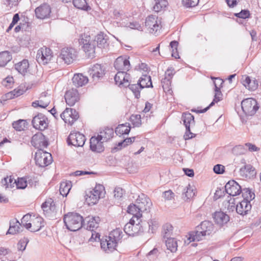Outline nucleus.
<instances>
[{"label": "nucleus", "mask_w": 261, "mask_h": 261, "mask_svg": "<svg viewBox=\"0 0 261 261\" xmlns=\"http://www.w3.org/2000/svg\"><path fill=\"white\" fill-rule=\"evenodd\" d=\"M122 233L119 228L114 229L109 233V236H106L105 239L100 240L101 248L107 252L114 250L122 238Z\"/></svg>", "instance_id": "1"}, {"label": "nucleus", "mask_w": 261, "mask_h": 261, "mask_svg": "<svg viewBox=\"0 0 261 261\" xmlns=\"http://www.w3.org/2000/svg\"><path fill=\"white\" fill-rule=\"evenodd\" d=\"M214 230V226L213 223L208 221H204L197 227L196 231L189 234L188 240L190 242L199 241L204 237L210 235Z\"/></svg>", "instance_id": "2"}, {"label": "nucleus", "mask_w": 261, "mask_h": 261, "mask_svg": "<svg viewBox=\"0 0 261 261\" xmlns=\"http://www.w3.org/2000/svg\"><path fill=\"white\" fill-rule=\"evenodd\" d=\"M63 220L66 228L72 231L79 230L84 222L83 217L76 213H68L65 214Z\"/></svg>", "instance_id": "3"}, {"label": "nucleus", "mask_w": 261, "mask_h": 261, "mask_svg": "<svg viewBox=\"0 0 261 261\" xmlns=\"http://www.w3.org/2000/svg\"><path fill=\"white\" fill-rule=\"evenodd\" d=\"M79 43L88 57H94L96 43L95 41L90 40V36L85 34L82 35L79 40Z\"/></svg>", "instance_id": "4"}, {"label": "nucleus", "mask_w": 261, "mask_h": 261, "mask_svg": "<svg viewBox=\"0 0 261 261\" xmlns=\"http://www.w3.org/2000/svg\"><path fill=\"white\" fill-rule=\"evenodd\" d=\"M181 119L186 130L184 135L185 139L188 140L195 137L196 135L192 133L190 130V126L195 125L194 116L190 113H184L182 115Z\"/></svg>", "instance_id": "5"}, {"label": "nucleus", "mask_w": 261, "mask_h": 261, "mask_svg": "<svg viewBox=\"0 0 261 261\" xmlns=\"http://www.w3.org/2000/svg\"><path fill=\"white\" fill-rule=\"evenodd\" d=\"M241 107L243 112L247 116L253 115L258 109L256 100L252 98L242 100Z\"/></svg>", "instance_id": "6"}, {"label": "nucleus", "mask_w": 261, "mask_h": 261, "mask_svg": "<svg viewBox=\"0 0 261 261\" xmlns=\"http://www.w3.org/2000/svg\"><path fill=\"white\" fill-rule=\"evenodd\" d=\"M142 220L130 219L124 227V231L128 236H135L143 231V227L141 224Z\"/></svg>", "instance_id": "7"}, {"label": "nucleus", "mask_w": 261, "mask_h": 261, "mask_svg": "<svg viewBox=\"0 0 261 261\" xmlns=\"http://www.w3.org/2000/svg\"><path fill=\"white\" fill-rule=\"evenodd\" d=\"M76 55V51L74 48H64L61 50L57 61L60 62L63 61L67 64H70L75 59Z\"/></svg>", "instance_id": "8"}, {"label": "nucleus", "mask_w": 261, "mask_h": 261, "mask_svg": "<svg viewBox=\"0 0 261 261\" xmlns=\"http://www.w3.org/2000/svg\"><path fill=\"white\" fill-rule=\"evenodd\" d=\"M53 57L52 52L50 48L43 47L38 49L36 60L39 64H47Z\"/></svg>", "instance_id": "9"}, {"label": "nucleus", "mask_w": 261, "mask_h": 261, "mask_svg": "<svg viewBox=\"0 0 261 261\" xmlns=\"http://www.w3.org/2000/svg\"><path fill=\"white\" fill-rule=\"evenodd\" d=\"M66 123L72 124L79 118L78 112L73 109L66 108L60 115Z\"/></svg>", "instance_id": "10"}, {"label": "nucleus", "mask_w": 261, "mask_h": 261, "mask_svg": "<svg viewBox=\"0 0 261 261\" xmlns=\"http://www.w3.org/2000/svg\"><path fill=\"white\" fill-rule=\"evenodd\" d=\"M145 23L149 32L154 34L161 28V20L155 15H151L148 16Z\"/></svg>", "instance_id": "11"}, {"label": "nucleus", "mask_w": 261, "mask_h": 261, "mask_svg": "<svg viewBox=\"0 0 261 261\" xmlns=\"http://www.w3.org/2000/svg\"><path fill=\"white\" fill-rule=\"evenodd\" d=\"M85 141V136L79 132H71L67 140L69 145H72L75 147L83 146Z\"/></svg>", "instance_id": "12"}, {"label": "nucleus", "mask_w": 261, "mask_h": 261, "mask_svg": "<svg viewBox=\"0 0 261 261\" xmlns=\"http://www.w3.org/2000/svg\"><path fill=\"white\" fill-rule=\"evenodd\" d=\"M35 160L40 167H45L51 163L52 157L50 153L39 150L36 153Z\"/></svg>", "instance_id": "13"}, {"label": "nucleus", "mask_w": 261, "mask_h": 261, "mask_svg": "<svg viewBox=\"0 0 261 261\" xmlns=\"http://www.w3.org/2000/svg\"><path fill=\"white\" fill-rule=\"evenodd\" d=\"M176 192L181 195L184 200H187L192 198L195 195L196 189L189 184L185 187L179 186L176 189Z\"/></svg>", "instance_id": "14"}, {"label": "nucleus", "mask_w": 261, "mask_h": 261, "mask_svg": "<svg viewBox=\"0 0 261 261\" xmlns=\"http://www.w3.org/2000/svg\"><path fill=\"white\" fill-rule=\"evenodd\" d=\"M33 127L40 130H44L48 126L47 118L42 114H39L33 117L32 121Z\"/></svg>", "instance_id": "15"}, {"label": "nucleus", "mask_w": 261, "mask_h": 261, "mask_svg": "<svg viewBox=\"0 0 261 261\" xmlns=\"http://www.w3.org/2000/svg\"><path fill=\"white\" fill-rule=\"evenodd\" d=\"M136 204L141 212L148 211L150 209L152 203L150 199L146 195L142 194L136 200Z\"/></svg>", "instance_id": "16"}, {"label": "nucleus", "mask_w": 261, "mask_h": 261, "mask_svg": "<svg viewBox=\"0 0 261 261\" xmlns=\"http://www.w3.org/2000/svg\"><path fill=\"white\" fill-rule=\"evenodd\" d=\"M129 57L120 56L118 57L114 62V67L118 71H128L130 67Z\"/></svg>", "instance_id": "17"}, {"label": "nucleus", "mask_w": 261, "mask_h": 261, "mask_svg": "<svg viewBox=\"0 0 261 261\" xmlns=\"http://www.w3.org/2000/svg\"><path fill=\"white\" fill-rule=\"evenodd\" d=\"M36 17L40 19L48 18L51 13V8L47 4H43L35 9Z\"/></svg>", "instance_id": "18"}, {"label": "nucleus", "mask_w": 261, "mask_h": 261, "mask_svg": "<svg viewBox=\"0 0 261 261\" xmlns=\"http://www.w3.org/2000/svg\"><path fill=\"white\" fill-rule=\"evenodd\" d=\"M242 188V187L233 180H229L225 186L226 193L232 196L239 195L241 193Z\"/></svg>", "instance_id": "19"}, {"label": "nucleus", "mask_w": 261, "mask_h": 261, "mask_svg": "<svg viewBox=\"0 0 261 261\" xmlns=\"http://www.w3.org/2000/svg\"><path fill=\"white\" fill-rule=\"evenodd\" d=\"M31 144L35 148L41 150L42 147H47L48 146V142L45 140V136L41 133H37L32 137Z\"/></svg>", "instance_id": "20"}, {"label": "nucleus", "mask_w": 261, "mask_h": 261, "mask_svg": "<svg viewBox=\"0 0 261 261\" xmlns=\"http://www.w3.org/2000/svg\"><path fill=\"white\" fill-rule=\"evenodd\" d=\"M66 103L69 106H73L80 99V96L76 89H71L66 91L65 94Z\"/></svg>", "instance_id": "21"}, {"label": "nucleus", "mask_w": 261, "mask_h": 261, "mask_svg": "<svg viewBox=\"0 0 261 261\" xmlns=\"http://www.w3.org/2000/svg\"><path fill=\"white\" fill-rule=\"evenodd\" d=\"M85 221L86 222V223H85L84 222L83 226L86 229L92 231L98 227L100 218L99 217L88 216L85 218Z\"/></svg>", "instance_id": "22"}, {"label": "nucleus", "mask_w": 261, "mask_h": 261, "mask_svg": "<svg viewBox=\"0 0 261 261\" xmlns=\"http://www.w3.org/2000/svg\"><path fill=\"white\" fill-rule=\"evenodd\" d=\"M215 96L213 100V101L210 104V105L205 108V109L201 110H197L196 109H192L191 111L194 112H196L197 113H203L206 112L210 108L212 107L215 105V103L218 102V101H220L222 99V93L220 89V87L217 86L216 85V88H215Z\"/></svg>", "instance_id": "23"}, {"label": "nucleus", "mask_w": 261, "mask_h": 261, "mask_svg": "<svg viewBox=\"0 0 261 261\" xmlns=\"http://www.w3.org/2000/svg\"><path fill=\"white\" fill-rule=\"evenodd\" d=\"M43 220L41 217H35L34 216L31 222H30L28 230L31 232H36L40 230L43 227Z\"/></svg>", "instance_id": "24"}, {"label": "nucleus", "mask_w": 261, "mask_h": 261, "mask_svg": "<svg viewBox=\"0 0 261 261\" xmlns=\"http://www.w3.org/2000/svg\"><path fill=\"white\" fill-rule=\"evenodd\" d=\"M104 142L100 140L97 137H92L90 140V147L92 151L101 152L104 150L102 143Z\"/></svg>", "instance_id": "25"}, {"label": "nucleus", "mask_w": 261, "mask_h": 261, "mask_svg": "<svg viewBox=\"0 0 261 261\" xmlns=\"http://www.w3.org/2000/svg\"><path fill=\"white\" fill-rule=\"evenodd\" d=\"M90 74L93 81H98L100 77L105 75V69L100 64H95L92 67Z\"/></svg>", "instance_id": "26"}, {"label": "nucleus", "mask_w": 261, "mask_h": 261, "mask_svg": "<svg viewBox=\"0 0 261 261\" xmlns=\"http://www.w3.org/2000/svg\"><path fill=\"white\" fill-rule=\"evenodd\" d=\"M251 208L250 202L242 200L237 205L236 212L238 214L244 216L248 214Z\"/></svg>", "instance_id": "27"}, {"label": "nucleus", "mask_w": 261, "mask_h": 261, "mask_svg": "<svg viewBox=\"0 0 261 261\" xmlns=\"http://www.w3.org/2000/svg\"><path fill=\"white\" fill-rule=\"evenodd\" d=\"M22 231L21 224L18 220L14 219L10 221V226L7 234H15Z\"/></svg>", "instance_id": "28"}, {"label": "nucleus", "mask_w": 261, "mask_h": 261, "mask_svg": "<svg viewBox=\"0 0 261 261\" xmlns=\"http://www.w3.org/2000/svg\"><path fill=\"white\" fill-rule=\"evenodd\" d=\"M114 130L112 128L106 127L100 130L97 135V137L102 141L106 142L113 138Z\"/></svg>", "instance_id": "29"}, {"label": "nucleus", "mask_w": 261, "mask_h": 261, "mask_svg": "<svg viewBox=\"0 0 261 261\" xmlns=\"http://www.w3.org/2000/svg\"><path fill=\"white\" fill-rule=\"evenodd\" d=\"M213 218L215 222L220 225L227 223L229 220V217L221 211L215 212L213 215Z\"/></svg>", "instance_id": "30"}, {"label": "nucleus", "mask_w": 261, "mask_h": 261, "mask_svg": "<svg viewBox=\"0 0 261 261\" xmlns=\"http://www.w3.org/2000/svg\"><path fill=\"white\" fill-rule=\"evenodd\" d=\"M139 208L137 204H130L128 206L127 212L133 215L130 219L136 220L138 221L141 220V218L142 217V212L140 211Z\"/></svg>", "instance_id": "31"}, {"label": "nucleus", "mask_w": 261, "mask_h": 261, "mask_svg": "<svg viewBox=\"0 0 261 261\" xmlns=\"http://www.w3.org/2000/svg\"><path fill=\"white\" fill-rule=\"evenodd\" d=\"M88 77L84 76L82 73L75 74L72 77V82L76 87H82L88 82Z\"/></svg>", "instance_id": "32"}, {"label": "nucleus", "mask_w": 261, "mask_h": 261, "mask_svg": "<svg viewBox=\"0 0 261 261\" xmlns=\"http://www.w3.org/2000/svg\"><path fill=\"white\" fill-rule=\"evenodd\" d=\"M240 172L242 176L246 178L253 177L256 173L254 168L251 165H246L242 167Z\"/></svg>", "instance_id": "33"}, {"label": "nucleus", "mask_w": 261, "mask_h": 261, "mask_svg": "<svg viewBox=\"0 0 261 261\" xmlns=\"http://www.w3.org/2000/svg\"><path fill=\"white\" fill-rule=\"evenodd\" d=\"M50 103V97L49 96H46L45 95H41L38 100H36L32 102V106L34 108L38 107L45 108Z\"/></svg>", "instance_id": "34"}, {"label": "nucleus", "mask_w": 261, "mask_h": 261, "mask_svg": "<svg viewBox=\"0 0 261 261\" xmlns=\"http://www.w3.org/2000/svg\"><path fill=\"white\" fill-rule=\"evenodd\" d=\"M29 67V61L26 59H23L21 61L15 64V69L21 74H24L27 73Z\"/></svg>", "instance_id": "35"}, {"label": "nucleus", "mask_w": 261, "mask_h": 261, "mask_svg": "<svg viewBox=\"0 0 261 261\" xmlns=\"http://www.w3.org/2000/svg\"><path fill=\"white\" fill-rule=\"evenodd\" d=\"M242 84L249 90L254 91L258 87V82L255 80H251L249 76H245Z\"/></svg>", "instance_id": "36"}, {"label": "nucleus", "mask_w": 261, "mask_h": 261, "mask_svg": "<svg viewBox=\"0 0 261 261\" xmlns=\"http://www.w3.org/2000/svg\"><path fill=\"white\" fill-rule=\"evenodd\" d=\"M94 41L95 42H96L97 47L99 48H105L109 45L106 36H104L103 34L102 33L98 34Z\"/></svg>", "instance_id": "37"}, {"label": "nucleus", "mask_w": 261, "mask_h": 261, "mask_svg": "<svg viewBox=\"0 0 261 261\" xmlns=\"http://www.w3.org/2000/svg\"><path fill=\"white\" fill-rule=\"evenodd\" d=\"M72 187L70 181H63L60 184V193L63 196H66Z\"/></svg>", "instance_id": "38"}, {"label": "nucleus", "mask_w": 261, "mask_h": 261, "mask_svg": "<svg viewBox=\"0 0 261 261\" xmlns=\"http://www.w3.org/2000/svg\"><path fill=\"white\" fill-rule=\"evenodd\" d=\"M130 130V124L128 123H125L119 125L115 129V133L117 135H122L123 134H128Z\"/></svg>", "instance_id": "39"}, {"label": "nucleus", "mask_w": 261, "mask_h": 261, "mask_svg": "<svg viewBox=\"0 0 261 261\" xmlns=\"http://www.w3.org/2000/svg\"><path fill=\"white\" fill-rule=\"evenodd\" d=\"M12 59L10 53L8 51L0 53V67L5 66Z\"/></svg>", "instance_id": "40"}, {"label": "nucleus", "mask_w": 261, "mask_h": 261, "mask_svg": "<svg viewBox=\"0 0 261 261\" xmlns=\"http://www.w3.org/2000/svg\"><path fill=\"white\" fill-rule=\"evenodd\" d=\"M30 177L18 178L17 180H14L13 184H15L17 189H24L27 186L28 184H30Z\"/></svg>", "instance_id": "41"}, {"label": "nucleus", "mask_w": 261, "mask_h": 261, "mask_svg": "<svg viewBox=\"0 0 261 261\" xmlns=\"http://www.w3.org/2000/svg\"><path fill=\"white\" fill-rule=\"evenodd\" d=\"M166 246L168 250L171 252H175L177 249V243L176 241L172 238H169L166 240Z\"/></svg>", "instance_id": "42"}, {"label": "nucleus", "mask_w": 261, "mask_h": 261, "mask_svg": "<svg viewBox=\"0 0 261 261\" xmlns=\"http://www.w3.org/2000/svg\"><path fill=\"white\" fill-rule=\"evenodd\" d=\"M241 193L244 198L243 200L250 202L255 197V194L249 188H242Z\"/></svg>", "instance_id": "43"}, {"label": "nucleus", "mask_w": 261, "mask_h": 261, "mask_svg": "<svg viewBox=\"0 0 261 261\" xmlns=\"http://www.w3.org/2000/svg\"><path fill=\"white\" fill-rule=\"evenodd\" d=\"M28 125V123L25 120L19 119L12 123L13 127L17 131L23 130Z\"/></svg>", "instance_id": "44"}, {"label": "nucleus", "mask_w": 261, "mask_h": 261, "mask_svg": "<svg viewBox=\"0 0 261 261\" xmlns=\"http://www.w3.org/2000/svg\"><path fill=\"white\" fill-rule=\"evenodd\" d=\"M155 2L153 10L156 12L164 10L168 4L166 0H155Z\"/></svg>", "instance_id": "45"}, {"label": "nucleus", "mask_w": 261, "mask_h": 261, "mask_svg": "<svg viewBox=\"0 0 261 261\" xmlns=\"http://www.w3.org/2000/svg\"><path fill=\"white\" fill-rule=\"evenodd\" d=\"M138 83L140 85V88H144L145 87H152L151 77L148 75H143L139 80Z\"/></svg>", "instance_id": "46"}, {"label": "nucleus", "mask_w": 261, "mask_h": 261, "mask_svg": "<svg viewBox=\"0 0 261 261\" xmlns=\"http://www.w3.org/2000/svg\"><path fill=\"white\" fill-rule=\"evenodd\" d=\"M86 201L89 205H94L96 204L99 200L98 197L92 192L91 191L86 193L85 196Z\"/></svg>", "instance_id": "47"}, {"label": "nucleus", "mask_w": 261, "mask_h": 261, "mask_svg": "<svg viewBox=\"0 0 261 261\" xmlns=\"http://www.w3.org/2000/svg\"><path fill=\"white\" fill-rule=\"evenodd\" d=\"M92 192L97 195L98 199L102 198L105 196V192L104 187L101 185H97L95 188L91 190Z\"/></svg>", "instance_id": "48"}, {"label": "nucleus", "mask_w": 261, "mask_h": 261, "mask_svg": "<svg viewBox=\"0 0 261 261\" xmlns=\"http://www.w3.org/2000/svg\"><path fill=\"white\" fill-rule=\"evenodd\" d=\"M173 227L169 223L164 224L162 228V234L164 238H169L170 236L172 233Z\"/></svg>", "instance_id": "49"}, {"label": "nucleus", "mask_w": 261, "mask_h": 261, "mask_svg": "<svg viewBox=\"0 0 261 261\" xmlns=\"http://www.w3.org/2000/svg\"><path fill=\"white\" fill-rule=\"evenodd\" d=\"M161 84L163 90L166 92L171 93V80L167 77H164L161 81Z\"/></svg>", "instance_id": "50"}, {"label": "nucleus", "mask_w": 261, "mask_h": 261, "mask_svg": "<svg viewBox=\"0 0 261 261\" xmlns=\"http://www.w3.org/2000/svg\"><path fill=\"white\" fill-rule=\"evenodd\" d=\"M72 3L74 7L79 9L87 10L89 7L86 0H72Z\"/></svg>", "instance_id": "51"}, {"label": "nucleus", "mask_w": 261, "mask_h": 261, "mask_svg": "<svg viewBox=\"0 0 261 261\" xmlns=\"http://www.w3.org/2000/svg\"><path fill=\"white\" fill-rule=\"evenodd\" d=\"M149 231L153 233L159 227V222L155 218H151L148 222Z\"/></svg>", "instance_id": "52"}, {"label": "nucleus", "mask_w": 261, "mask_h": 261, "mask_svg": "<svg viewBox=\"0 0 261 261\" xmlns=\"http://www.w3.org/2000/svg\"><path fill=\"white\" fill-rule=\"evenodd\" d=\"M127 71H118L115 76V81L119 86L122 85V82L125 79V74Z\"/></svg>", "instance_id": "53"}, {"label": "nucleus", "mask_w": 261, "mask_h": 261, "mask_svg": "<svg viewBox=\"0 0 261 261\" xmlns=\"http://www.w3.org/2000/svg\"><path fill=\"white\" fill-rule=\"evenodd\" d=\"M178 43L176 41H172L170 43V46L172 49V56L175 59L179 58V55L177 52V46Z\"/></svg>", "instance_id": "54"}, {"label": "nucleus", "mask_w": 261, "mask_h": 261, "mask_svg": "<svg viewBox=\"0 0 261 261\" xmlns=\"http://www.w3.org/2000/svg\"><path fill=\"white\" fill-rule=\"evenodd\" d=\"M129 89L133 92L135 97L137 98H139L140 96V89L142 88H140V85L138 83L137 84H130L128 86Z\"/></svg>", "instance_id": "55"}, {"label": "nucleus", "mask_w": 261, "mask_h": 261, "mask_svg": "<svg viewBox=\"0 0 261 261\" xmlns=\"http://www.w3.org/2000/svg\"><path fill=\"white\" fill-rule=\"evenodd\" d=\"M141 115L139 114L132 115L130 117V121L136 127H139L141 125Z\"/></svg>", "instance_id": "56"}, {"label": "nucleus", "mask_w": 261, "mask_h": 261, "mask_svg": "<svg viewBox=\"0 0 261 261\" xmlns=\"http://www.w3.org/2000/svg\"><path fill=\"white\" fill-rule=\"evenodd\" d=\"M14 180L11 176L7 177L2 179V184L5 186L6 188H12L14 187L13 182Z\"/></svg>", "instance_id": "57"}, {"label": "nucleus", "mask_w": 261, "mask_h": 261, "mask_svg": "<svg viewBox=\"0 0 261 261\" xmlns=\"http://www.w3.org/2000/svg\"><path fill=\"white\" fill-rule=\"evenodd\" d=\"M32 218L33 217H32L31 215H25L21 219V224L28 229L29 228L30 222H31Z\"/></svg>", "instance_id": "58"}, {"label": "nucleus", "mask_w": 261, "mask_h": 261, "mask_svg": "<svg viewBox=\"0 0 261 261\" xmlns=\"http://www.w3.org/2000/svg\"><path fill=\"white\" fill-rule=\"evenodd\" d=\"M246 149L242 145H237L232 148L233 154L236 155L243 154L245 153Z\"/></svg>", "instance_id": "59"}, {"label": "nucleus", "mask_w": 261, "mask_h": 261, "mask_svg": "<svg viewBox=\"0 0 261 261\" xmlns=\"http://www.w3.org/2000/svg\"><path fill=\"white\" fill-rule=\"evenodd\" d=\"M29 242V240L27 238H24L21 239L17 244L18 250L24 251Z\"/></svg>", "instance_id": "60"}, {"label": "nucleus", "mask_w": 261, "mask_h": 261, "mask_svg": "<svg viewBox=\"0 0 261 261\" xmlns=\"http://www.w3.org/2000/svg\"><path fill=\"white\" fill-rule=\"evenodd\" d=\"M182 2L187 7H193L198 4L199 0H182Z\"/></svg>", "instance_id": "61"}, {"label": "nucleus", "mask_w": 261, "mask_h": 261, "mask_svg": "<svg viewBox=\"0 0 261 261\" xmlns=\"http://www.w3.org/2000/svg\"><path fill=\"white\" fill-rule=\"evenodd\" d=\"M124 25L127 27H129L132 29H136L138 30H141V25L137 22H130L126 24H124Z\"/></svg>", "instance_id": "62"}, {"label": "nucleus", "mask_w": 261, "mask_h": 261, "mask_svg": "<svg viewBox=\"0 0 261 261\" xmlns=\"http://www.w3.org/2000/svg\"><path fill=\"white\" fill-rule=\"evenodd\" d=\"M13 84V79L12 77H7L2 82V84L8 88H11Z\"/></svg>", "instance_id": "63"}, {"label": "nucleus", "mask_w": 261, "mask_h": 261, "mask_svg": "<svg viewBox=\"0 0 261 261\" xmlns=\"http://www.w3.org/2000/svg\"><path fill=\"white\" fill-rule=\"evenodd\" d=\"M225 167L221 164H217L214 167L213 170L218 174H222L224 172Z\"/></svg>", "instance_id": "64"}]
</instances>
